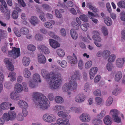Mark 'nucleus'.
<instances>
[{
    "label": "nucleus",
    "instance_id": "obj_56",
    "mask_svg": "<svg viewBox=\"0 0 125 125\" xmlns=\"http://www.w3.org/2000/svg\"><path fill=\"white\" fill-rule=\"evenodd\" d=\"M113 121L118 123H119L121 122V118L118 116V115L112 118Z\"/></svg>",
    "mask_w": 125,
    "mask_h": 125
},
{
    "label": "nucleus",
    "instance_id": "obj_49",
    "mask_svg": "<svg viewBox=\"0 0 125 125\" xmlns=\"http://www.w3.org/2000/svg\"><path fill=\"white\" fill-rule=\"evenodd\" d=\"M4 86L6 89H10L12 87L11 83L10 82H7L4 83Z\"/></svg>",
    "mask_w": 125,
    "mask_h": 125
},
{
    "label": "nucleus",
    "instance_id": "obj_52",
    "mask_svg": "<svg viewBox=\"0 0 125 125\" xmlns=\"http://www.w3.org/2000/svg\"><path fill=\"white\" fill-rule=\"evenodd\" d=\"M110 54V52L108 50H104L103 51V56L107 58Z\"/></svg>",
    "mask_w": 125,
    "mask_h": 125
},
{
    "label": "nucleus",
    "instance_id": "obj_35",
    "mask_svg": "<svg viewBox=\"0 0 125 125\" xmlns=\"http://www.w3.org/2000/svg\"><path fill=\"white\" fill-rule=\"evenodd\" d=\"M4 80V75L2 73H0V93L3 89V85L2 84Z\"/></svg>",
    "mask_w": 125,
    "mask_h": 125
},
{
    "label": "nucleus",
    "instance_id": "obj_64",
    "mask_svg": "<svg viewBox=\"0 0 125 125\" xmlns=\"http://www.w3.org/2000/svg\"><path fill=\"white\" fill-rule=\"evenodd\" d=\"M120 19L122 21H125V12H121L120 14Z\"/></svg>",
    "mask_w": 125,
    "mask_h": 125
},
{
    "label": "nucleus",
    "instance_id": "obj_44",
    "mask_svg": "<svg viewBox=\"0 0 125 125\" xmlns=\"http://www.w3.org/2000/svg\"><path fill=\"white\" fill-rule=\"evenodd\" d=\"M101 30L104 36H105L108 35V31L106 27L104 26L102 27L101 28Z\"/></svg>",
    "mask_w": 125,
    "mask_h": 125
},
{
    "label": "nucleus",
    "instance_id": "obj_40",
    "mask_svg": "<svg viewBox=\"0 0 125 125\" xmlns=\"http://www.w3.org/2000/svg\"><path fill=\"white\" fill-rule=\"evenodd\" d=\"M117 5L121 8L125 9V2L124 1H120L117 3Z\"/></svg>",
    "mask_w": 125,
    "mask_h": 125
},
{
    "label": "nucleus",
    "instance_id": "obj_38",
    "mask_svg": "<svg viewBox=\"0 0 125 125\" xmlns=\"http://www.w3.org/2000/svg\"><path fill=\"white\" fill-rule=\"evenodd\" d=\"M113 101V98L111 96L109 97L106 100L105 105L107 106H109L112 104Z\"/></svg>",
    "mask_w": 125,
    "mask_h": 125
},
{
    "label": "nucleus",
    "instance_id": "obj_10",
    "mask_svg": "<svg viewBox=\"0 0 125 125\" xmlns=\"http://www.w3.org/2000/svg\"><path fill=\"white\" fill-rule=\"evenodd\" d=\"M73 56L72 57L68 56L67 57V60L72 66H73L76 64L77 61V58L74 53L73 54Z\"/></svg>",
    "mask_w": 125,
    "mask_h": 125
},
{
    "label": "nucleus",
    "instance_id": "obj_5",
    "mask_svg": "<svg viewBox=\"0 0 125 125\" xmlns=\"http://www.w3.org/2000/svg\"><path fill=\"white\" fill-rule=\"evenodd\" d=\"M92 33L94 34L92 38L94 41V43L97 47H101L102 46V45L99 42L101 41L102 39L99 36L100 33L98 31H93Z\"/></svg>",
    "mask_w": 125,
    "mask_h": 125
},
{
    "label": "nucleus",
    "instance_id": "obj_14",
    "mask_svg": "<svg viewBox=\"0 0 125 125\" xmlns=\"http://www.w3.org/2000/svg\"><path fill=\"white\" fill-rule=\"evenodd\" d=\"M29 21L31 24L34 26H35L38 24L40 21L39 19L35 16H31L29 19Z\"/></svg>",
    "mask_w": 125,
    "mask_h": 125
},
{
    "label": "nucleus",
    "instance_id": "obj_2",
    "mask_svg": "<svg viewBox=\"0 0 125 125\" xmlns=\"http://www.w3.org/2000/svg\"><path fill=\"white\" fill-rule=\"evenodd\" d=\"M32 97L36 100L35 107L38 109L43 110H47L50 106V103L46 96L38 92L33 93Z\"/></svg>",
    "mask_w": 125,
    "mask_h": 125
},
{
    "label": "nucleus",
    "instance_id": "obj_55",
    "mask_svg": "<svg viewBox=\"0 0 125 125\" xmlns=\"http://www.w3.org/2000/svg\"><path fill=\"white\" fill-rule=\"evenodd\" d=\"M84 90L85 92H89L91 91V89L90 87L89 84L86 83L85 84Z\"/></svg>",
    "mask_w": 125,
    "mask_h": 125
},
{
    "label": "nucleus",
    "instance_id": "obj_57",
    "mask_svg": "<svg viewBox=\"0 0 125 125\" xmlns=\"http://www.w3.org/2000/svg\"><path fill=\"white\" fill-rule=\"evenodd\" d=\"M92 63V62L91 61H89L87 62L85 64V68L86 69L89 68L91 66Z\"/></svg>",
    "mask_w": 125,
    "mask_h": 125
},
{
    "label": "nucleus",
    "instance_id": "obj_58",
    "mask_svg": "<svg viewBox=\"0 0 125 125\" xmlns=\"http://www.w3.org/2000/svg\"><path fill=\"white\" fill-rule=\"evenodd\" d=\"M33 81H32L31 80H29L28 82L29 85L30 87L31 88H34L36 86L35 84L33 82Z\"/></svg>",
    "mask_w": 125,
    "mask_h": 125
},
{
    "label": "nucleus",
    "instance_id": "obj_50",
    "mask_svg": "<svg viewBox=\"0 0 125 125\" xmlns=\"http://www.w3.org/2000/svg\"><path fill=\"white\" fill-rule=\"evenodd\" d=\"M16 118L17 120L19 121H23L24 118L22 114L21 113H19L17 116H16Z\"/></svg>",
    "mask_w": 125,
    "mask_h": 125
},
{
    "label": "nucleus",
    "instance_id": "obj_46",
    "mask_svg": "<svg viewBox=\"0 0 125 125\" xmlns=\"http://www.w3.org/2000/svg\"><path fill=\"white\" fill-rule=\"evenodd\" d=\"M106 68L109 71H111L114 68V66L112 63L109 62L107 64Z\"/></svg>",
    "mask_w": 125,
    "mask_h": 125
},
{
    "label": "nucleus",
    "instance_id": "obj_45",
    "mask_svg": "<svg viewBox=\"0 0 125 125\" xmlns=\"http://www.w3.org/2000/svg\"><path fill=\"white\" fill-rule=\"evenodd\" d=\"M35 38L36 40L40 41H42L43 40V37L42 34L38 33L35 35Z\"/></svg>",
    "mask_w": 125,
    "mask_h": 125
},
{
    "label": "nucleus",
    "instance_id": "obj_25",
    "mask_svg": "<svg viewBox=\"0 0 125 125\" xmlns=\"http://www.w3.org/2000/svg\"><path fill=\"white\" fill-rule=\"evenodd\" d=\"M51 22L47 21L45 22L44 24V26L48 28L51 29L52 27V25H54L55 24V21L53 20H51L50 21Z\"/></svg>",
    "mask_w": 125,
    "mask_h": 125
},
{
    "label": "nucleus",
    "instance_id": "obj_6",
    "mask_svg": "<svg viewBox=\"0 0 125 125\" xmlns=\"http://www.w3.org/2000/svg\"><path fill=\"white\" fill-rule=\"evenodd\" d=\"M20 32L18 29L16 28H15L14 29V33L17 37H20L22 34L26 35L28 34L29 32V29L26 27H22L20 29Z\"/></svg>",
    "mask_w": 125,
    "mask_h": 125
},
{
    "label": "nucleus",
    "instance_id": "obj_23",
    "mask_svg": "<svg viewBox=\"0 0 125 125\" xmlns=\"http://www.w3.org/2000/svg\"><path fill=\"white\" fill-rule=\"evenodd\" d=\"M31 61L30 58L26 57H24L22 60V63L23 65L25 66H28Z\"/></svg>",
    "mask_w": 125,
    "mask_h": 125
},
{
    "label": "nucleus",
    "instance_id": "obj_34",
    "mask_svg": "<svg viewBox=\"0 0 125 125\" xmlns=\"http://www.w3.org/2000/svg\"><path fill=\"white\" fill-rule=\"evenodd\" d=\"M104 22L106 25L110 26L112 23V21L111 19L109 17L105 18L104 19Z\"/></svg>",
    "mask_w": 125,
    "mask_h": 125
},
{
    "label": "nucleus",
    "instance_id": "obj_18",
    "mask_svg": "<svg viewBox=\"0 0 125 125\" xmlns=\"http://www.w3.org/2000/svg\"><path fill=\"white\" fill-rule=\"evenodd\" d=\"M17 104L22 109L23 108H27L28 106V105L27 102L22 100L18 101Z\"/></svg>",
    "mask_w": 125,
    "mask_h": 125
},
{
    "label": "nucleus",
    "instance_id": "obj_20",
    "mask_svg": "<svg viewBox=\"0 0 125 125\" xmlns=\"http://www.w3.org/2000/svg\"><path fill=\"white\" fill-rule=\"evenodd\" d=\"M32 78L33 81L35 82L41 83V76L38 73H34L32 76Z\"/></svg>",
    "mask_w": 125,
    "mask_h": 125
},
{
    "label": "nucleus",
    "instance_id": "obj_47",
    "mask_svg": "<svg viewBox=\"0 0 125 125\" xmlns=\"http://www.w3.org/2000/svg\"><path fill=\"white\" fill-rule=\"evenodd\" d=\"M89 26V24L87 23L82 24L80 26V27L82 30L84 31H86L87 30V27Z\"/></svg>",
    "mask_w": 125,
    "mask_h": 125
},
{
    "label": "nucleus",
    "instance_id": "obj_11",
    "mask_svg": "<svg viewBox=\"0 0 125 125\" xmlns=\"http://www.w3.org/2000/svg\"><path fill=\"white\" fill-rule=\"evenodd\" d=\"M12 60L8 58H6L4 60V62L6 64L7 68L10 71H13L14 70V66L12 63Z\"/></svg>",
    "mask_w": 125,
    "mask_h": 125
},
{
    "label": "nucleus",
    "instance_id": "obj_12",
    "mask_svg": "<svg viewBox=\"0 0 125 125\" xmlns=\"http://www.w3.org/2000/svg\"><path fill=\"white\" fill-rule=\"evenodd\" d=\"M1 2L4 7L6 9V11L4 13V15L6 17V19L8 20L9 19L10 15V11L9 10L7 9V8L6 3L3 0H0Z\"/></svg>",
    "mask_w": 125,
    "mask_h": 125
},
{
    "label": "nucleus",
    "instance_id": "obj_9",
    "mask_svg": "<svg viewBox=\"0 0 125 125\" xmlns=\"http://www.w3.org/2000/svg\"><path fill=\"white\" fill-rule=\"evenodd\" d=\"M80 120L83 123L88 122H90L91 117L88 114L86 113H82L79 117Z\"/></svg>",
    "mask_w": 125,
    "mask_h": 125
},
{
    "label": "nucleus",
    "instance_id": "obj_61",
    "mask_svg": "<svg viewBox=\"0 0 125 125\" xmlns=\"http://www.w3.org/2000/svg\"><path fill=\"white\" fill-rule=\"evenodd\" d=\"M48 34L49 36L52 38L56 39L58 38L57 36L55 34L54 32L52 31H49Z\"/></svg>",
    "mask_w": 125,
    "mask_h": 125
},
{
    "label": "nucleus",
    "instance_id": "obj_8",
    "mask_svg": "<svg viewBox=\"0 0 125 125\" xmlns=\"http://www.w3.org/2000/svg\"><path fill=\"white\" fill-rule=\"evenodd\" d=\"M9 55L14 59L18 58L20 55V51L19 48L12 47L11 51L8 52Z\"/></svg>",
    "mask_w": 125,
    "mask_h": 125
},
{
    "label": "nucleus",
    "instance_id": "obj_37",
    "mask_svg": "<svg viewBox=\"0 0 125 125\" xmlns=\"http://www.w3.org/2000/svg\"><path fill=\"white\" fill-rule=\"evenodd\" d=\"M61 119L60 125H71L68 119H63L62 118Z\"/></svg>",
    "mask_w": 125,
    "mask_h": 125
},
{
    "label": "nucleus",
    "instance_id": "obj_16",
    "mask_svg": "<svg viewBox=\"0 0 125 125\" xmlns=\"http://www.w3.org/2000/svg\"><path fill=\"white\" fill-rule=\"evenodd\" d=\"M12 104L8 102H5L1 103L0 105V107L3 110H7L9 109Z\"/></svg>",
    "mask_w": 125,
    "mask_h": 125
},
{
    "label": "nucleus",
    "instance_id": "obj_60",
    "mask_svg": "<svg viewBox=\"0 0 125 125\" xmlns=\"http://www.w3.org/2000/svg\"><path fill=\"white\" fill-rule=\"evenodd\" d=\"M18 12L15 10L13 11L12 14V18L14 19H16L18 18Z\"/></svg>",
    "mask_w": 125,
    "mask_h": 125
},
{
    "label": "nucleus",
    "instance_id": "obj_42",
    "mask_svg": "<svg viewBox=\"0 0 125 125\" xmlns=\"http://www.w3.org/2000/svg\"><path fill=\"white\" fill-rule=\"evenodd\" d=\"M106 111L105 110H102L100 114H98L97 115V118L101 119L106 115Z\"/></svg>",
    "mask_w": 125,
    "mask_h": 125
},
{
    "label": "nucleus",
    "instance_id": "obj_21",
    "mask_svg": "<svg viewBox=\"0 0 125 125\" xmlns=\"http://www.w3.org/2000/svg\"><path fill=\"white\" fill-rule=\"evenodd\" d=\"M125 60L124 58H118L116 61V65L119 68H121L123 66Z\"/></svg>",
    "mask_w": 125,
    "mask_h": 125
},
{
    "label": "nucleus",
    "instance_id": "obj_39",
    "mask_svg": "<svg viewBox=\"0 0 125 125\" xmlns=\"http://www.w3.org/2000/svg\"><path fill=\"white\" fill-rule=\"evenodd\" d=\"M121 91V89L120 88H115L113 90L112 94L113 95H116L119 94Z\"/></svg>",
    "mask_w": 125,
    "mask_h": 125
},
{
    "label": "nucleus",
    "instance_id": "obj_63",
    "mask_svg": "<svg viewBox=\"0 0 125 125\" xmlns=\"http://www.w3.org/2000/svg\"><path fill=\"white\" fill-rule=\"evenodd\" d=\"M67 62L65 60L62 61L61 63V66L63 68H66L67 66Z\"/></svg>",
    "mask_w": 125,
    "mask_h": 125
},
{
    "label": "nucleus",
    "instance_id": "obj_3",
    "mask_svg": "<svg viewBox=\"0 0 125 125\" xmlns=\"http://www.w3.org/2000/svg\"><path fill=\"white\" fill-rule=\"evenodd\" d=\"M80 73L79 71L76 70L73 72V75L70 76L68 79V81L63 86L62 91L66 92L68 91L76 90L77 87L76 82L74 80H80L81 78Z\"/></svg>",
    "mask_w": 125,
    "mask_h": 125
},
{
    "label": "nucleus",
    "instance_id": "obj_36",
    "mask_svg": "<svg viewBox=\"0 0 125 125\" xmlns=\"http://www.w3.org/2000/svg\"><path fill=\"white\" fill-rule=\"evenodd\" d=\"M8 77H10V80L12 82L15 81L16 80V73L14 72H11L8 76Z\"/></svg>",
    "mask_w": 125,
    "mask_h": 125
},
{
    "label": "nucleus",
    "instance_id": "obj_17",
    "mask_svg": "<svg viewBox=\"0 0 125 125\" xmlns=\"http://www.w3.org/2000/svg\"><path fill=\"white\" fill-rule=\"evenodd\" d=\"M38 61L40 64H45L47 61L46 59L43 55L38 54L37 57Z\"/></svg>",
    "mask_w": 125,
    "mask_h": 125
},
{
    "label": "nucleus",
    "instance_id": "obj_22",
    "mask_svg": "<svg viewBox=\"0 0 125 125\" xmlns=\"http://www.w3.org/2000/svg\"><path fill=\"white\" fill-rule=\"evenodd\" d=\"M104 123L106 125H111L112 123L110 116L109 115L105 116L103 119Z\"/></svg>",
    "mask_w": 125,
    "mask_h": 125
},
{
    "label": "nucleus",
    "instance_id": "obj_48",
    "mask_svg": "<svg viewBox=\"0 0 125 125\" xmlns=\"http://www.w3.org/2000/svg\"><path fill=\"white\" fill-rule=\"evenodd\" d=\"M115 55L114 54H112L108 58V62H113L115 61Z\"/></svg>",
    "mask_w": 125,
    "mask_h": 125
},
{
    "label": "nucleus",
    "instance_id": "obj_1",
    "mask_svg": "<svg viewBox=\"0 0 125 125\" xmlns=\"http://www.w3.org/2000/svg\"><path fill=\"white\" fill-rule=\"evenodd\" d=\"M41 74L46 79L50 89L53 90L56 89L60 86L62 81L60 73L52 72L50 74L47 71L42 69L41 70Z\"/></svg>",
    "mask_w": 125,
    "mask_h": 125
},
{
    "label": "nucleus",
    "instance_id": "obj_27",
    "mask_svg": "<svg viewBox=\"0 0 125 125\" xmlns=\"http://www.w3.org/2000/svg\"><path fill=\"white\" fill-rule=\"evenodd\" d=\"M119 113V111L116 109H113L111 110L110 112V114L112 118L118 115Z\"/></svg>",
    "mask_w": 125,
    "mask_h": 125
},
{
    "label": "nucleus",
    "instance_id": "obj_13",
    "mask_svg": "<svg viewBox=\"0 0 125 125\" xmlns=\"http://www.w3.org/2000/svg\"><path fill=\"white\" fill-rule=\"evenodd\" d=\"M86 99L85 95L79 94L76 95L75 98V100L77 103H81L83 102Z\"/></svg>",
    "mask_w": 125,
    "mask_h": 125
},
{
    "label": "nucleus",
    "instance_id": "obj_59",
    "mask_svg": "<svg viewBox=\"0 0 125 125\" xmlns=\"http://www.w3.org/2000/svg\"><path fill=\"white\" fill-rule=\"evenodd\" d=\"M47 97L49 100L51 101L53 100L54 99V95L53 93H49L47 95Z\"/></svg>",
    "mask_w": 125,
    "mask_h": 125
},
{
    "label": "nucleus",
    "instance_id": "obj_15",
    "mask_svg": "<svg viewBox=\"0 0 125 125\" xmlns=\"http://www.w3.org/2000/svg\"><path fill=\"white\" fill-rule=\"evenodd\" d=\"M49 42L51 46L54 49L60 46V44L57 42L53 39H50Z\"/></svg>",
    "mask_w": 125,
    "mask_h": 125
},
{
    "label": "nucleus",
    "instance_id": "obj_30",
    "mask_svg": "<svg viewBox=\"0 0 125 125\" xmlns=\"http://www.w3.org/2000/svg\"><path fill=\"white\" fill-rule=\"evenodd\" d=\"M122 73L120 71L117 72L115 74V79L116 82H118L122 77Z\"/></svg>",
    "mask_w": 125,
    "mask_h": 125
},
{
    "label": "nucleus",
    "instance_id": "obj_41",
    "mask_svg": "<svg viewBox=\"0 0 125 125\" xmlns=\"http://www.w3.org/2000/svg\"><path fill=\"white\" fill-rule=\"evenodd\" d=\"M79 18L81 20L84 22H87L88 21L87 16L84 14L80 15Z\"/></svg>",
    "mask_w": 125,
    "mask_h": 125
},
{
    "label": "nucleus",
    "instance_id": "obj_28",
    "mask_svg": "<svg viewBox=\"0 0 125 125\" xmlns=\"http://www.w3.org/2000/svg\"><path fill=\"white\" fill-rule=\"evenodd\" d=\"M23 73V76L25 78H29L31 75V72L27 68L24 69Z\"/></svg>",
    "mask_w": 125,
    "mask_h": 125
},
{
    "label": "nucleus",
    "instance_id": "obj_51",
    "mask_svg": "<svg viewBox=\"0 0 125 125\" xmlns=\"http://www.w3.org/2000/svg\"><path fill=\"white\" fill-rule=\"evenodd\" d=\"M28 50L30 51L33 52L36 49L35 46L33 44H29L27 46Z\"/></svg>",
    "mask_w": 125,
    "mask_h": 125
},
{
    "label": "nucleus",
    "instance_id": "obj_24",
    "mask_svg": "<svg viewBox=\"0 0 125 125\" xmlns=\"http://www.w3.org/2000/svg\"><path fill=\"white\" fill-rule=\"evenodd\" d=\"M14 88L16 91L18 93L21 92L23 89L22 85L18 83L15 84Z\"/></svg>",
    "mask_w": 125,
    "mask_h": 125
},
{
    "label": "nucleus",
    "instance_id": "obj_43",
    "mask_svg": "<svg viewBox=\"0 0 125 125\" xmlns=\"http://www.w3.org/2000/svg\"><path fill=\"white\" fill-rule=\"evenodd\" d=\"M46 47V46L44 44H39L37 48L40 52L41 53Z\"/></svg>",
    "mask_w": 125,
    "mask_h": 125
},
{
    "label": "nucleus",
    "instance_id": "obj_4",
    "mask_svg": "<svg viewBox=\"0 0 125 125\" xmlns=\"http://www.w3.org/2000/svg\"><path fill=\"white\" fill-rule=\"evenodd\" d=\"M16 114L14 111H10L8 112L4 113L2 118L4 122L8 121L9 120H14L16 118Z\"/></svg>",
    "mask_w": 125,
    "mask_h": 125
},
{
    "label": "nucleus",
    "instance_id": "obj_31",
    "mask_svg": "<svg viewBox=\"0 0 125 125\" xmlns=\"http://www.w3.org/2000/svg\"><path fill=\"white\" fill-rule=\"evenodd\" d=\"M95 104L97 105H101L103 104L104 102L103 99L100 97H96L95 98Z\"/></svg>",
    "mask_w": 125,
    "mask_h": 125
},
{
    "label": "nucleus",
    "instance_id": "obj_19",
    "mask_svg": "<svg viewBox=\"0 0 125 125\" xmlns=\"http://www.w3.org/2000/svg\"><path fill=\"white\" fill-rule=\"evenodd\" d=\"M97 71V69L95 67H93L91 68L89 71L90 77L91 79H93Z\"/></svg>",
    "mask_w": 125,
    "mask_h": 125
},
{
    "label": "nucleus",
    "instance_id": "obj_32",
    "mask_svg": "<svg viewBox=\"0 0 125 125\" xmlns=\"http://www.w3.org/2000/svg\"><path fill=\"white\" fill-rule=\"evenodd\" d=\"M54 100L55 102L58 104H62L64 101L63 98L61 96H57L54 98Z\"/></svg>",
    "mask_w": 125,
    "mask_h": 125
},
{
    "label": "nucleus",
    "instance_id": "obj_29",
    "mask_svg": "<svg viewBox=\"0 0 125 125\" xmlns=\"http://www.w3.org/2000/svg\"><path fill=\"white\" fill-rule=\"evenodd\" d=\"M56 53L58 56L60 57H63L65 55L64 51L62 49H59L56 50Z\"/></svg>",
    "mask_w": 125,
    "mask_h": 125
},
{
    "label": "nucleus",
    "instance_id": "obj_26",
    "mask_svg": "<svg viewBox=\"0 0 125 125\" xmlns=\"http://www.w3.org/2000/svg\"><path fill=\"white\" fill-rule=\"evenodd\" d=\"M10 97L12 99L14 100H17L19 99V96L14 91L11 92L10 94Z\"/></svg>",
    "mask_w": 125,
    "mask_h": 125
},
{
    "label": "nucleus",
    "instance_id": "obj_53",
    "mask_svg": "<svg viewBox=\"0 0 125 125\" xmlns=\"http://www.w3.org/2000/svg\"><path fill=\"white\" fill-rule=\"evenodd\" d=\"M78 64L79 68L80 69H82L84 65V63L82 60L81 59L79 60L78 62Z\"/></svg>",
    "mask_w": 125,
    "mask_h": 125
},
{
    "label": "nucleus",
    "instance_id": "obj_33",
    "mask_svg": "<svg viewBox=\"0 0 125 125\" xmlns=\"http://www.w3.org/2000/svg\"><path fill=\"white\" fill-rule=\"evenodd\" d=\"M70 34L72 38L74 39H76L78 37V34L74 30L71 29L70 31Z\"/></svg>",
    "mask_w": 125,
    "mask_h": 125
},
{
    "label": "nucleus",
    "instance_id": "obj_7",
    "mask_svg": "<svg viewBox=\"0 0 125 125\" xmlns=\"http://www.w3.org/2000/svg\"><path fill=\"white\" fill-rule=\"evenodd\" d=\"M42 119L44 121L48 123L54 122L56 120V117L54 115L47 113L43 115Z\"/></svg>",
    "mask_w": 125,
    "mask_h": 125
},
{
    "label": "nucleus",
    "instance_id": "obj_62",
    "mask_svg": "<svg viewBox=\"0 0 125 125\" xmlns=\"http://www.w3.org/2000/svg\"><path fill=\"white\" fill-rule=\"evenodd\" d=\"M101 92L99 89L95 90L94 92L93 93L95 96H100L101 95Z\"/></svg>",
    "mask_w": 125,
    "mask_h": 125
},
{
    "label": "nucleus",
    "instance_id": "obj_54",
    "mask_svg": "<svg viewBox=\"0 0 125 125\" xmlns=\"http://www.w3.org/2000/svg\"><path fill=\"white\" fill-rule=\"evenodd\" d=\"M72 26L76 30H78L79 28V24H77L75 21H73L71 23Z\"/></svg>",
    "mask_w": 125,
    "mask_h": 125
}]
</instances>
